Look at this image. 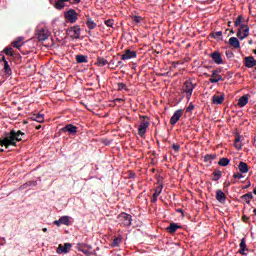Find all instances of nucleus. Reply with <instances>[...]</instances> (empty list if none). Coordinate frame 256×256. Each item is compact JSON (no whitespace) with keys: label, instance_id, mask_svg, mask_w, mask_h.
Returning <instances> with one entry per match:
<instances>
[{"label":"nucleus","instance_id":"obj_1","mask_svg":"<svg viewBox=\"0 0 256 256\" xmlns=\"http://www.w3.org/2000/svg\"><path fill=\"white\" fill-rule=\"evenodd\" d=\"M25 133L21 130H11L6 132L3 138H0V146L9 149V147H17V141H23Z\"/></svg>","mask_w":256,"mask_h":256},{"label":"nucleus","instance_id":"obj_2","mask_svg":"<svg viewBox=\"0 0 256 256\" xmlns=\"http://www.w3.org/2000/svg\"><path fill=\"white\" fill-rule=\"evenodd\" d=\"M117 221L122 227H131V221H133V216H131V214L122 212L118 215Z\"/></svg>","mask_w":256,"mask_h":256},{"label":"nucleus","instance_id":"obj_3","mask_svg":"<svg viewBox=\"0 0 256 256\" xmlns=\"http://www.w3.org/2000/svg\"><path fill=\"white\" fill-rule=\"evenodd\" d=\"M197 87V84H193L191 79L186 80L183 84L182 90L186 93L187 99H191V95H193V90Z\"/></svg>","mask_w":256,"mask_h":256},{"label":"nucleus","instance_id":"obj_4","mask_svg":"<svg viewBox=\"0 0 256 256\" xmlns=\"http://www.w3.org/2000/svg\"><path fill=\"white\" fill-rule=\"evenodd\" d=\"M141 119H143L138 127V135L140 137H143L145 133H147V128L149 127L150 123L147 119V116H141Z\"/></svg>","mask_w":256,"mask_h":256},{"label":"nucleus","instance_id":"obj_5","mask_svg":"<svg viewBox=\"0 0 256 256\" xmlns=\"http://www.w3.org/2000/svg\"><path fill=\"white\" fill-rule=\"evenodd\" d=\"M236 35L240 39V41H243V39H246V37H249V26L245 24L241 25Z\"/></svg>","mask_w":256,"mask_h":256},{"label":"nucleus","instance_id":"obj_6","mask_svg":"<svg viewBox=\"0 0 256 256\" xmlns=\"http://www.w3.org/2000/svg\"><path fill=\"white\" fill-rule=\"evenodd\" d=\"M65 19H67V21H69V23H76L77 19H79V14H77V11H75L73 9H69L65 13Z\"/></svg>","mask_w":256,"mask_h":256},{"label":"nucleus","instance_id":"obj_7","mask_svg":"<svg viewBox=\"0 0 256 256\" xmlns=\"http://www.w3.org/2000/svg\"><path fill=\"white\" fill-rule=\"evenodd\" d=\"M78 251L84 253V255L91 256L93 255V247L88 244L80 243L78 244Z\"/></svg>","mask_w":256,"mask_h":256},{"label":"nucleus","instance_id":"obj_8","mask_svg":"<svg viewBox=\"0 0 256 256\" xmlns=\"http://www.w3.org/2000/svg\"><path fill=\"white\" fill-rule=\"evenodd\" d=\"M72 247L73 245L71 243H65L64 245L59 244L56 253H58V255L67 254L71 251Z\"/></svg>","mask_w":256,"mask_h":256},{"label":"nucleus","instance_id":"obj_9","mask_svg":"<svg viewBox=\"0 0 256 256\" xmlns=\"http://www.w3.org/2000/svg\"><path fill=\"white\" fill-rule=\"evenodd\" d=\"M219 73H221V69H216L212 71V78L209 79L210 83H219V81H225V79H223V76H221Z\"/></svg>","mask_w":256,"mask_h":256},{"label":"nucleus","instance_id":"obj_10","mask_svg":"<svg viewBox=\"0 0 256 256\" xmlns=\"http://www.w3.org/2000/svg\"><path fill=\"white\" fill-rule=\"evenodd\" d=\"M181 117H183V109L176 110L170 118V125H177V121H179Z\"/></svg>","mask_w":256,"mask_h":256},{"label":"nucleus","instance_id":"obj_11","mask_svg":"<svg viewBox=\"0 0 256 256\" xmlns=\"http://www.w3.org/2000/svg\"><path fill=\"white\" fill-rule=\"evenodd\" d=\"M77 129V126L73 124H67L61 129V131L62 133H69V135H77Z\"/></svg>","mask_w":256,"mask_h":256},{"label":"nucleus","instance_id":"obj_12","mask_svg":"<svg viewBox=\"0 0 256 256\" xmlns=\"http://www.w3.org/2000/svg\"><path fill=\"white\" fill-rule=\"evenodd\" d=\"M256 66V60L253 56H246L244 58V67H247V69H253V67Z\"/></svg>","mask_w":256,"mask_h":256},{"label":"nucleus","instance_id":"obj_13","mask_svg":"<svg viewBox=\"0 0 256 256\" xmlns=\"http://www.w3.org/2000/svg\"><path fill=\"white\" fill-rule=\"evenodd\" d=\"M37 39L38 41H47L49 39V31L46 29H40L37 31Z\"/></svg>","mask_w":256,"mask_h":256},{"label":"nucleus","instance_id":"obj_14","mask_svg":"<svg viewBox=\"0 0 256 256\" xmlns=\"http://www.w3.org/2000/svg\"><path fill=\"white\" fill-rule=\"evenodd\" d=\"M211 59L216 63V65H222L223 58L221 57V53L219 51H214L210 54Z\"/></svg>","mask_w":256,"mask_h":256},{"label":"nucleus","instance_id":"obj_15","mask_svg":"<svg viewBox=\"0 0 256 256\" xmlns=\"http://www.w3.org/2000/svg\"><path fill=\"white\" fill-rule=\"evenodd\" d=\"M135 57H137V52L127 49L125 50V53L122 54L121 59L122 61H127L128 59H135Z\"/></svg>","mask_w":256,"mask_h":256},{"label":"nucleus","instance_id":"obj_16","mask_svg":"<svg viewBox=\"0 0 256 256\" xmlns=\"http://www.w3.org/2000/svg\"><path fill=\"white\" fill-rule=\"evenodd\" d=\"M216 199L219 203H225V201H227V196L223 190L218 189L216 190Z\"/></svg>","mask_w":256,"mask_h":256},{"label":"nucleus","instance_id":"obj_17","mask_svg":"<svg viewBox=\"0 0 256 256\" xmlns=\"http://www.w3.org/2000/svg\"><path fill=\"white\" fill-rule=\"evenodd\" d=\"M183 227L177 223H170V225L166 228L167 233L173 235V233L177 232V229H182Z\"/></svg>","mask_w":256,"mask_h":256},{"label":"nucleus","instance_id":"obj_18","mask_svg":"<svg viewBox=\"0 0 256 256\" xmlns=\"http://www.w3.org/2000/svg\"><path fill=\"white\" fill-rule=\"evenodd\" d=\"M223 101H225L224 95H214L212 96V103L213 105H223Z\"/></svg>","mask_w":256,"mask_h":256},{"label":"nucleus","instance_id":"obj_19","mask_svg":"<svg viewBox=\"0 0 256 256\" xmlns=\"http://www.w3.org/2000/svg\"><path fill=\"white\" fill-rule=\"evenodd\" d=\"M229 45L231 47H234V49H241V42H239V39H237L236 37H231L229 39Z\"/></svg>","mask_w":256,"mask_h":256},{"label":"nucleus","instance_id":"obj_20","mask_svg":"<svg viewBox=\"0 0 256 256\" xmlns=\"http://www.w3.org/2000/svg\"><path fill=\"white\" fill-rule=\"evenodd\" d=\"M239 251L238 253H240V255H245V251H249V249H247V242L245 241V238H242L239 244Z\"/></svg>","mask_w":256,"mask_h":256},{"label":"nucleus","instance_id":"obj_21","mask_svg":"<svg viewBox=\"0 0 256 256\" xmlns=\"http://www.w3.org/2000/svg\"><path fill=\"white\" fill-rule=\"evenodd\" d=\"M249 103V97L247 95H243L238 100V107H245Z\"/></svg>","mask_w":256,"mask_h":256},{"label":"nucleus","instance_id":"obj_22","mask_svg":"<svg viewBox=\"0 0 256 256\" xmlns=\"http://www.w3.org/2000/svg\"><path fill=\"white\" fill-rule=\"evenodd\" d=\"M238 169L240 173H249V165H247L245 162H240L238 164Z\"/></svg>","mask_w":256,"mask_h":256},{"label":"nucleus","instance_id":"obj_23","mask_svg":"<svg viewBox=\"0 0 256 256\" xmlns=\"http://www.w3.org/2000/svg\"><path fill=\"white\" fill-rule=\"evenodd\" d=\"M76 63H89V59L87 56L83 55V54H78L76 55Z\"/></svg>","mask_w":256,"mask_h":256},{"label":"nucleus","instance_id":"obj_24","mask_svg":"<svg viewBox=\"0 0 256 256\" xmlns=\"http://www.w3.org/2000/svg\"><path fill=\"white\" fill-rule=\"evenodd\" d=\"M241 199H242V201H245V203H247V205H249L251 203V199H253V193L248 192V193L242 195Z\"/></svg>","mask_w":256,"mask_h":256},{"label":"nucleus","instance_id":"obj_25","mask_svg":"<svg viewBox=\"0 0 256 256\" xmlns=\"http://www.w3.org/2000/svg\"><path fill=\"white\" fill-rule=\"evenodd\" d=\"M242 138H243L242 136L238 135V136H236V138L234 140V146L238 151H240V149H242V147H243V144H241Z\"/></svg>","mask_w":256,"mask_h":256},{"label":"nucleus","instance_id":"obj_26","mask_svg":"<svg viewBox=\"0 0 256 256\" xmlns=\"http://www.w3.org/2000/svg\"><path fill=\"white\" fill-rule=\"evenodd\" d=\"M215 159H217V155L216 154H207L204 156V163H212L213 161H215Z\"/></svg>","mask_w":256,"mask_h":256},{"label":"nucleus","instance_id":"obj_27","mask_svg":"<svg viewBox=\"0 0 256 256\" xmlns=\"http://www.w3.org/2000/svg\"><path fill=\"white\" fill-rule=\"evenodd\" d=\"M71 31L74 33V39H80L81 38V27L74 26L71 28Z\"/></svg>","mask_w":256,"mask_h":256},{"label":"nucleus","instance_id":"obj_28","mask_svg":"<svg viewBox=\"0 0 256 256\" xmlns=\"http://www.w3.org/2000/svg\"><path fill=\"white\" fill-rule=\"evenodd\" d=\"M210 37H212V39H218L220 41H223V31L212 32L210 34Z\"/></svg>","mask_w":256,"mask_h":256},{"label":"nucleus","instance_id":"obj_29","mask_svg":"<svg viewBox=\"0 0 256 256\" xmlns=\"http://www.w3.org/2000/svg\"><path fill=\"white\" fill-rule=\"evenodd\" d=\"M4 73L8 77H10V75H12V73H13V71L11 70V66H9V62L8 61L4 62Z\"/></svg>","mask_w":256,"mask_h":256},{"label":"nucleus","instance_id":"obj_30","mask_svg":"<svg viewBox=\"0 0 256 256\" xmlns=\"http://www.w3.org/2000/svg\"><path fill=\"white\" fill-rule=\"evenodd\" d=\"M86 25H87L88 29H90V30H93V29H95V27H97V23H95V21H93V19H91L89 17L86 20Z\"/></svg>","mask_w":256,"mask_h":256},{"label":"nucleus","instance_id":"obj_31","mask_svg":"<svg viewBox=\"0 0 256 256\" xmlns=\"http://www.w3.org/2000/svg\"><path fill=\"white\" fill-rule=\"evenodd\" d=\"M213 178L212 181H219V179H221L223 172H221V170H215L213 173Z\"/></svg>","mask_w":256,"mask_h":256},{"label":"nucleus","instance_id":"obj_32","mask_svg":"<svg viewBox=\"0 0 256 256\" xmlns=\"http://www.w3.org/2000/svg\"><path fill=\"white\" fill-rule=\"evenodd\" d=\"M229 163H231V160H229V158H220L219 162H218V165L220 167H227V165H229Z\"/></svg>","mask_w":256,"mask_h":256},{"label":"nucleus","instance_id":"obj_33","mask_svg":"<svg viewBox=\"0 0 256 256\" xmlns=\"http://www.w3.org/2000/svg\"><path fill=\"white\" fill-rule=\"evenodd\" d=\"M109 62L103 58V57H98L97 58V62L96 65H98V67H105V65H107Z\"/></svg>","mask_w":256,"mask_h":256},{"label":"nucleus","instance_id":"obj_34","mask_svg":"<svg viewBox=\"0 0 256 256\" xmlns=\"http://www.w3.org/2000/svg\"><path fill=\"white\" fill-rule=\"evenodd\" d=\"M32 121H36L37 123H43V121H45V117L43 116V114L33 115Z\"/></svg>","mask_w":256,"mask_h":256},{"label":"nucleus","instance_id":"obj_35","mask_svg":"<svg viewBox=\"0 0 256 256\" xmlns=\"http://www.w3.org/2000/svg\"><path fill=\"white\" fill-rule=\"evenodd\" d=\"M13 47H15L16 49H21V47H23V38H18L17 40H15L13 42Z\"/></svg>","mask_w":256,"mask_h":256},{"label":"nucleus","instance_id":"obj_36","mask_svg":"<svg viewBox=\"0 0 256 256\" xmlns=\"http://www.w3.org/2000/svg\"><path fill=\"white\" fill-rule=\"evenodd\" d=\"M27 187H37V181H28L21 186V189H27Z\"/></svg>","mask_w":256,"mask_h":256},{"label":"nucleus","instance_id":"obj_37","mask_svg":"<svg viewBox=\"0 0 256 256\" xmlns=\"http://www.w3.org/2000/svg\"><path fill=\"white\" fill-rule=\"evenodd\" d=\"M241 25H245L243 24V15H239L234 21V26L241 28Z\"/></svg>","mask_w":256,"mask_h":256},{"label":"nucleus","instance_id":"obj_38","mask_svg":"<svg viewBox=\"0 0 256 256\" xmlns=\"http://www.w3.org/2000/svg\"><path fill=\"white\" fill-rule=\"evenodd\" d=\"M54 7L56 9H59L61 11V9L65 8V2L64 0H57L56 3L54 4Z\"/></svg>","mask_w":256,"mask_h":256},{"label":"nucleus","instance_id":"obj_39","mask_svg":"<svg viewBox=\"0 0 256 256\" xmlns=\"http://www.w3.org/2000/svg\"><path fill=\"white\" fill-rule=\"evenodd\" d=\"M131 19H132L133 23H135L136 25H139V23H141V21H143V17L137 16V15L131 16Z\"/></svg>","mask_w":256,"mask_h":256},{"label":"nucleus","instance_id":"obj_40","mask_svg":"<svg viewBox=\"0 0 256 256\" xmlns=\"http://www.w3.org/2000/svg\"><path fill=\"white\" fill-rule=\"evenodd\" d=\"M162 191H163V185H159L158 187L155 188L153 196L159 197V195H161Z\"/></svg>","mask_w":256,"mask_h":256},{"label":"nucleus","instance_id":"obj_41","mask_svg":"<svg viewBox=\"0 0 256 256\" xmlns=\"http://www.w3.org/2000/svg\"><path fill=\"white\" fill-rule=\"evenodd\" d=\"M60 222L62 225H69V216H62L60 217Z\"/></svg>","mask_w":256,"mask_h":256},{"label":"nucleus","instance_id":"obj_42","mask_svg":"<svg viewBox=\"0 0 256 256\" xmlns=\"http://www.w3.org/2000/svg\"><path fill=\"white\" fill-rule=\"evenodd\" d=\"M118 91H129V89H127V84L118 83Z\"/></svg>","mask_w":256,"mask_h":256},{"label":"nucleus","instance_id":"obj_43","mask_svg":"<svg viewBox=\"0 0 256 256\" xmlns=\"http://www.w3.org/2000/svg\"><path fill=\"white\" fill-rule=\"evenodd\" d=\"M115 21L113 19H108V20H105L104 21V24L107 26V27H113Z\"/></svg>","mask_w":256,"mask_h":256},{"label":"nucleus","instance_id":"obj_44","mask_svg":"<svg viewBox=\"0 0 256 256\" xmlns=\"http://www.w3.org/2000/svg\"><path fill=\"white\" fill-rule=\"evenodd\" d=\"M4 53L9 57H13V48H6L4 49Z\"/></svg>","mask_w":256,"mask_h":256},{"label":"nucleus","instance_id":"obj_45","mask_svg":"<svg viewBox=\"0 0 256 256\" xmlns=\"http://www.w3.org/2000/svg\"><path fill=\"white\" fill-rule=\"evenodd\" d=\"M172 149L176 152L179 153V150L181 149V145L179 144H173Z\"/></svg>","mask_w":256,"mask_h":256},{"label":"nucleus","instance_id":"obj_46","mask_svg":"<svg viewBox=\"0 0 256 256\" xmlns=\"http://www.w3.org/2000/svg\"><path fill=\"white\" fill-rule=\"evenodd\" d=\"M195 109V105L193 103H190L189 106L186 108V113H191Z\"/></svg>","mask_w":256,"mask_h":256},{"label":"nucleus","instance_id":"obj_47","mask_svg":"<svg viewBox=\"0 0 256 256\" xmlns=\"http://www.w3.org/2000/svg\"><path fill=\"white\" fill-rule=\"evenodd\" d=\"M137 175L133 171H128V179H135Z\"/></svg>","mask_w":256,"mask_h":256},{"label":"nucleus","instance_id":"obj_48","mask_svg":"<svg viewBox=\"0 0 256 256\" xmlns=\"http://www.w3.org/2000/svg\"><path fill=\"white\" fill-rule=\"evenodd\" d=\"M233 178L234 179H243V174L237 172L233 174Z\"/></svg>","mask_w":256,"mask_h":256},{"label":"nucleus","instance_id":"obj_49","mask_svg":"<svg viewBox=\"0 0 256 256\" xmlns=\"http://www.w3.org/2000/svg\"><path fill=\"white\" fill-rule=\"evenodd\" d=\"M120 242H121V239L115 238V239L113 240V247H117V245H119Z\"/></svg>","mask_w":256,"mask_h":256},{"label":"nucleus","instance_id":"obj_50","mask_svg":"<svg viewBox=\"0 0 256 256\" xmlns=\"http://www.w3.org/2000/svg\"><path fill=\"white\" fill-rule=\"evenodd\" d=\"M69 2L71 3V5H79V3H81V0H70Z\"/></svg>","mask_w":256,"mask_h":256},{"label":"nucleus","instance_id":"obj_51","mask_svg":"<svg viewBox=\"0 0 256 256\" xmlns=\"http://www.w3.org/2000/svg\"><path fill=\"white\" fill-rule=\"evenodd\" d=\"M54 225H57V227H61V219H59V220H55L54 222Z\"/></svg>","mask_w":256,"mask_h":256},{"label":"nucleus","instance_id":"obj_52","mask_svg":"<svg viewBox=\"0 0 256 256\" xmlns=\"http://www.w3.org/2000/svg\"><path fill=\"white\" fill-rule=\"evenodd\" d=\"M242 221H244V223H247V221H249V217L247 215H243Z\"/></svg>","mask_w":256,"mask_h":256},{"label":"nucleus","instance_id":"obj_53","mask_svg":"<svg viewBox=\"0 0 256 256\" xmlns=\"http://www.w3.org/2000/svg\"><path fill=\"white\" fill-rule=\"evenodd\" d=\"M0 61H3L4 63L7 61V59H5V55L0 54Z\"/></svg>","mask_w":256,"mask_h":256},{"label":"nucleus","instance_id":"obj_54","mask_svg":"<svg viewBox=\"0 0 256 256\" xmlns=\"http://www.w3.org/2000/svg\"><path fill=\"white\" fill-rule=\"evenodd\" d=\"M151 203H157V197L154 194L152 195Z\"/></svg>","mask_w":256,"mask_h":256},{"label":"nucleus","instance_id":"obj_55","mask_svg":"<svg viewBox=\"0 0 256 256\" xmlns=\"http://www.w3.org/2000/svg\"><path fill=\"white\" fill-rule=\"evenodd\" d=\"M117 67H123V61H118L117 62Z\"/></svg>","mask_w":256,"mask_h":256},{"label":"nucleus","instance_id":"obj_56","mask_svg":"<svg viewBox=\"0 0 256 256\" xmlns=\"http://www.w3.org/2000/svg\"><path fill=\"white\" fill-rule=\"evenodd\" d=\"M114 101H117L118 103H123V99L122 98H116Z\"/></svg>","mask_w":256,"mask_h":256},{"label":"nucleus","instance_id":"obj_57","mask_svg":"<svg viewBox=\"0 0 256 256\" xmlns=\"http://www.w3.org/2000/svg\"><path fill=\"white\" fill-rule=\"evenodd\" d=\"M226 57H233V53L226 52Z\"/></svg>","mask_w":256,"mask_h":256},{"label":"nucleus","instance_id":"obj_58","mask_svg":"<svg viewBox=\"0 0 256 256\" xmlns=\"http://www.w3.org/2000/svg\"><path fill=\"white\" fill-rule=\"evenodd\" d=\"M177 212L182 213V215H183V209H178Z\"/></svg>","mask_w":256,"mask_h":256},{"label":"nucleus","instance_id":"obj_59","mask_svg":"<svg viewBox=\"0 0 256 256\" xmlns=\"http://www.w3.org/2000/svg\"><path fill=\"white\" fill-rule=\"evenodd\" d=\"M251 187V184H248L247 186L244 187V189H249Z\"/></svg>","mask_w":256,"mask_h":256},{"label":"nucleus","instance_id":"obj_60","mask_svg":"<svg viewBox=\"0 0 256 256\" xmlns=\"http://www.w3.org/2000/svg\"><path fill=\"white\" fill-rule=\"evenodd\" d=\"M42 231H43L44 233H47V228H43Z\"/></svg>","mask_w":256,"mask_h":256},{"label":"nucleus","instance_id":"obj_61","mask_svg":"<svg viewBox=\"0 0 256 256\" xmlns=\"http://www.w3.org/2000/svg\"><path fill=\"white\" fill-rule=\"evenodd\" d=\"M230 33H232V35H233V34H235V31L232 29V30H230Z\"/></svg>","mask_w":256,"mask_h":256},{"label":"nucleus","instance_id":"obj_62","mask_svg":"<svg viewBox=\"0 0 256 256\" xmlns=\"http://www.w3.org/2000/svg\"><path fill=\"white\" fill-rule=\"evenodd\" d=\"M254 215L256 216V208L253 210Z\"/></svg>","mask_w":256,"mask_h":256},{"label":"nucleus","instance_id":"obj_63","mask_svg":"<svg viewBox=\"0 0 256 256\" xmlns=\"http://www.w3.org/2000/svg\"><path fill=\"white\" fill-rule=\"evenodd\" d=\"M231 23H232L231 21H230V22H228V27H231Z\"/></svg>","mask_w":256,"mask_h":256},{"label":"nucleus","instance_id":"obj_64","mask_svg":"<svg viewBox=\"0 0 256 256\" xmlns=\"http://www.w3.org/2000/svg\"><path fill=\"white\" fill-rule=\"evenodd\" d=\"M36 129H41V125L37 126Z\"/></svg>","mask_w":256,"mask_h":256}]
</instances>
